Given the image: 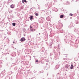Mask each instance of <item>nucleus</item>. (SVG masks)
I'll use <instances>...</instances> for the list:
<instances>
[{
	"mask_svg": "<svg viewBox=\"0 0 79 79\" xmlns=\"http://www.w3.org/2000/svg\"><path fill=\"white\" fill-rule=\"evenodd\" d=\"M29 18L30 19H33V16L31 15Z\"/></svg>",
	"mask_w": 79,
	"mask_h": 79,
	"instance_id": "nucleus-8",
	"label": "nucleus"
},
{
	"mask_svg": "<svg viewBox=\"0 0 79 79\" xmlns=\"http://www.w3.org/2000/svg\"><path fill=\"white\" fill-rule=\"evenodd\" d=\"M64 17V15H61L60 16V18H63Z\"/></svg>",
	"mask_w": 79,
	"mask_h": 79,
	"instance_id": "nucleus-5",
	"label": "nucleus"
},
{
	"mask_svg": "<svg viewBox=\"0 0 79 79\" xmlns=\"http://www.w3.org/2000/svg\"><path fill=\"white\" fill-rule=\"evenodd\" d=\"M12 25L13 26H15V25H16V23H12Z\"/></svg>",
	"mask_w": 79,
	"mask_h": 79,
	"instance_id": "nucleus-9",
	"label": "nucleus"
},
{
	"mask_svg": "<svg viewBox=\"0 0 79 79\" xmlns=\"http://www.w3.org/2000/svg\"><path fill=\"white\" fill-rule=\"evenodd\" d=\"M24 2H27L26 0H22V2L23 3H24Z\"/></svg>",
	"mask_w": 79,
	"mask_h": 79,
	"instance_id": "nucleus-7",
	"label": "nucleus"
},
{
	"mask_svg": "<svg viewBox=\"0 0 79 79\" xmlns=\"http://www.w3.org/2000/svg\"><path fill=\"white\" fill-rule=\"evenodd\" d=\"M15 49H16V48H15Z\"/></svg>",
	"mask_w": 79,
	"mask_h": 79,
	"instance_id": "nucleus-15",
	"label": "nucleus"
},
{
	"mask_svg": "<svg viewBox=\"0 0 79 79\" xmlns=\"http://www.w3.org/2000/svg\"><path fill=\"white\" fill-rule=\"evenodd\" d=\"M35 16H39V14H38V13H36L35 14Z\"/></svg>",
	"mask_w": 79,
	"mask_h": 79,
	"instance_id": "nucleus-10",
	"label": "nucleus"
},
{
	"mask_svg": "<svg viewBox=\"0 0 79 79\" xmlns=\"http://www.w3.org/2000/svg\"><path fill=\"white\" fill-rule=\"evenodd\" d=\"M73 14H69V15L71 16H73Z\"/></svg>",
	"mask_w": 79,
	"mask_h": 79,
	"instance_id": "nucleus-11",
	"label": "nucleus"
},
{
	"mask_svg": "<svg viewBox=\"0 0 79 79\" xmlns=\"http://www.w3.org/2000/svg\"><path fill=\"white\" fill-rule=\"evenodd\" d=\"M30 28H32V27H32V26H30Z\"/></svg>",
	"mask_w": 79,
	"mask_h": 79,
	"instance_id": "nucleus-13",
	"label": "nucleus"
},
{
	"mask_svg": "<svg viewBox=\"0 0 79 79\" xmlns=\"http://www.w3.org/2000/svg\"><path fill=\"white\" fill-rule=\"evenodd\" d=\"M30 29L31 32H34L35 31V29L34 28H30Z\"/></svg>",
	"mask_w": 79,
	"mask_h": 79,
	"instance_id": "nucleus-2",
	"label": "nucleus"
},
{
	"mask_svg": "<svg viewBox=\"0 0 79 79\" xmlns=\"http://www.w3.org/2000/svg\"><path fill=\"white\" fill-rule=\"evenodd\" d=\"M69 67V65H68V64H66L65 65V68H68Z\"/></svg>",
	"mask_w": 79,
	"mask_h": 79,
	"instance_id": "nucleus-4",
	"label": "nucleus"
},
{
	"mask_svg": "<svg viewBox=\"0 0 79 79\" xmlns=\"http://www.w3.org/2000/svg\"><path fill=\"white\" fill-rule=\"evenodd\" d=\"M25 40H26V39L24 37L20 39V41L21 42H24V41H25Z\"/></svg>",
	"mask_w": 79,
	"mask_h": 79,
	"instance_id": "nucleus-1",
	"label": "nucleus"
},
{
	"mask_svg": "<svg viewBox=\"0 0 79 79\" xmlns=\"http://www.w3.org/2000/svg\"><path fill=\"white\" fill-rule=\"evenodd\" d=\"M35 62H36V63H38V62H39V60H36L35 61Z\"/></svg>",
	"mask_w": 79,
	"mask_h": 79,
	"instance_id": "nucleus-12",
	"label": "nucleus"
},
{
	"mask_svg": "<svg viewBox=\"0 0 79 79\" xmlns=\"http://www.w3.org/2000/svg\"><path fill=\"white\" fill-rule=\"evenodd\" d=\"M13 43H14V44H15V42H13Z\"/></svg>",
	"mask_w": 79,
	"mask_h": 79,
	"instance_id": "nucleus-14",
	"label": "nucleus"
},
{
	"mask_svg": "<svg viewBox=\"0 0 79 79\" xmlns=\"http://www.w3.org/2000/svg\"><path fill=\"white\" fill-rule=\"evenodd\" d=\"M10 7L11 8H14V5L13 4L11 5Z\"/></svg>",
	"mask_w": 79,
	"mask_h": 79,
	"instance_id": "nucleus-6",
	"label": "nucleus"
},
{
	"mask_svg": "<svg viewBox=\"0 0 79 79\" xmlns=\"http://www.w3.org/2000/svg\"><path fill=\"white\" fill-rule=\"evenodd\" d=\"M73 67H74V66H73V64H71V67H70V69H73L74 68Z\"/></svg>",
	"mask_w": 79,
	"mask_h": 79,
	"instance_id": "nucleus-3",
	"label": "nucleus"
}]
</instances>
